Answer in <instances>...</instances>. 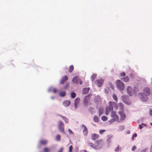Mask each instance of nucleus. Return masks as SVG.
<instances>
[{
	"mask_svg": "<svg viewBox=\"0 0 152 152\" xmlns=\"http://www.w3.org/2000/svg\"><path fill=\"white\" fill-rule=\"evenodd\" d=\"M121 80L125 82H127L129 81V78L128 77L126 76L125 77L122 78Z\"/></svg>",
	"mask_w": 152,
	"mask_h": 152,
	"instance_id": "aec40b11",
	"label": "nucleus"
},
{
	"mask_svg": "<svg viewBox=\"0 0 152 152\" xmlns=\"http://www.w3.org/2000/svg\"><path fill=\"white\" fill-rule=\"evenodd\" d=\"M69 86V84L68 83H66V86L64 87V89H65L67 87H68Z\"/></svg>",
	"mask_w": 152,
	"mask_h": 152,
	"instance_id": "de8ad7c7",
	"label": "nucleus"
},
{
	"mask_svg": "<svg viewBox=\"0 0 152 152\" xmlns=\"http://www.w3.org/2000/svg\"><path fill=\"white\" fill-rule=\"evenodd\" d=\"M58 129L59 131L61 133L65 134L64 131V125L63 123L61 121H59L58 124Z\"/></svg>",
	"mask_w": 152,
	"mask_h": 152,
	"instance_id": "20e7f679",
	"label": "nucleus"
},
{
	"mask_svg": "<svg viewBox=\"0 0 152 152\" xmlns=\"http://www.w3.org/2000/svg\"><path fill=\"white\" fill-rule=\"evenodd\" d=\"M72 149V145H70L69 147V151L68 152H71Z\"/></svg>",
	"mask_w": 152,
	"mask_h": 152,
	"instance_id": "79ce46f5",
	"label": "nucleus"
},
{
	"mask_svg": "<svg viewBox=\"0 0 152 152\" xmlns=\"http://www.w3.org/2000/svg\"><path fill=\"white\" fill-rule=\"evenodd\" d=\"M116 85L120 91H123L124 88V84L121 81L117 80L115 82Z\"/></svg>",
	"mask_w": 152,
	"mask_h": 152,
	"instance_id": "39448f33",
	"label": "nucleus"
},
{
	"mask_svg": "<svg viewBox=\"0 0 152 152\" xmlns=\"http://www.w3.org/2000/svg\"><path fill=\"white\" fill-rule=\"evenodd\" d=\"M130 132L129 131H128L127 132V133H129Z\"/></svg>",
	"mask_w": 152,
	"mask_h": 152,
	"instance_id": "bf43d9fd",
	"label": "nucleus"
},
{
	"mask_svg": "<svg viewBox=\"0 0 152 152\" xmlns=\"http://www.w3.org/2000/svg\"><path fill=\"white\" fill-rule=\"evenodd\" d=\"M48 92L52 91L54 93H56L57 92V89L56 88L53 87H50L48 89Z\"/></svg>",
	"mask_w": 152,
	"mask_h": 152,
	"instance_id": "ddd939ff",
	"label": "nucleus"
},
{
	"mask_svg": "<svg viewBox=\"0 0 152 152\" xmlns=\"http://www.w3.org/2000/svg\"><path fill=\"white\" fill-rule=\"evenodd\" d=\"M139 126L140 129H142L143 127V126L141 125H139Z\"/></svg>",
	"mask_w": 152,
	"mask_h": 152,
	"instance_id": "09e8293b",
	"label": "nucleus"
},
{
	"mask_svg": "<svg viewBox=\"0 0 152 152\" xmlns=\"http://www.w3.org/2000/svg\"><path fill=\"white\" fill-rule=\"evenodd\" d=\"M84 152H88L86 150H85L84 151Z\"/></svg>",
	"mask_w": 152,
	"mask_h": 152,
	"instance_id": "6e6d98bb",
	"label": "nucleus"
},
{
	"mask_svg": "<svg viewBox=\"0 0 152 152\" xmlns=\"http://www.w3.org/2000/svg\"><path fill=\"white\" fill-rule=\"evenodd\" d=\"M99 115L100 116L103 113V110L102 108H100L99 110Z\"/></svg>",
	"mask_w": 152,
	"mask_h": 152,
	"instance_id": "473e14b6",
	"label": "nucleus"
},
{
	"mask_svg": "<svg viewBox=\"0 0 152 152\" xmlns=\"http://www.w3.org/2000/svg\"><path fill=\"white\" fill-rule=\"evenodd\" d=\"M79 80V78L77 76L74 77L72 79V81L75 83H77Z\"/></svg>",
	"mask_w": 152,
	"mask_h": 152,
	"instance_id": "a211bd4d",
	"label": "nucleus"
},
{
	"mask_svg": "<svg viewBox=\"0 0 152 152\" xmlns=\"http://www.w3.org/2000/svg\"><path fill=\"white\" fill-rule=\"evenodd\" d=\"M103 81L102 79H98L96 81L95 83L98 86L101 87L103 83Z\"/></svg>",
	"mask_w": 152,
	"mask_h": 152,
	"instance_id": "6e6552de",
	"label": "nucleus"
},
{
	"mask_svg": "<svg viewBox=\"0 0 152 152\" xmlns=\"http://www.w3.org/2000/svg\"><path fill=\"white\" fill-rule=\"evenodd\" d=\"M113 108L115 110L118 109L119 110L118 112H124V106L122 103H119L118 106L115 102L110 101L109 102V106L106 108L105 114L106 115L109 114L110 112L113 110Z\"/></svg>",
	"mask_w": 152,
	"mask_h": 152,
	"instance_id": "f257e3e1",
	"label": "nucleus"
},
{
	"mask_svg": "<svg viewBox=\"0 0 152 152\" xmlns=\"http://www.w3.org/2000/svg\"><path fill=\"white\" fill-rule=\"evenodd\" d=\"M81 127L83 128V134L85 136L86 135L88 134V132L87 128L86 126L83 124H82L81 125Z\"/></svg>",
	"mask_w": 152,
	"mask_h": 152,
	"instance_id": "1a4fd4ad",
	"label": "nucleus"
},
{
	"mask_svg": "<svg viewBox=\"0 0 152 152\" xmlns=\"http://www.w3.org/2000/svg\"><path fill=\"white\" fill-rule=\"evenodd\" d=\"M143 94L140 93L138 94V96L142 102H145L148 99L147 96L150 94V89L147 87L145 88L143 90Z\"/></svg>",
	"mask_w": 152,
	"mask_h": 152,
	"instance_id": "f03ea898",
	"label": "nucleus"
},
{
	"mask_svg": "<svg viewBox=\"0 0 152 152\" xmlns=\"http://www.w3.org/2000/svg\"><path fill=\"white\" fill-rule=\"evenodd\" d=\"M150 152H152V149L150 148Z\"/></svg>",
	"mask_w": 152,
	"mask_h": 152,
	"instance_id": "864d4df0",
	"label": "nucleus"
},
{
	"mask_svg": "<svg viewBox=\"0 0 152 152\" xmlns=\"http://www.w3.org/2000/svg\"><path fill=\"white\" fill-rule=\"evenodd\" d=\"M126 74L125 72H122L120 74V76L121 77H125Z\"/></svg>",
	"mask_w": 152,
	"mask_h": 152,
	"instance_id": "ea45409f",
	"label": "nucleus"
},
{
	"mask_svg": "<svg viewBox=\"0 0 152 152\" xmlns=\"http://www.w3.org/2000/svg\"><path fill=\"white\" fill-rule=\"evenodd\" d=\"M68 131L69 132V133L71 135H74V134L73 133V132H72V130L70 129H68Z\"/></svg>",
	"mask_w": 152,
	"mask_h": 152,
	"instance_id": "c9c22d12",
	"label": "nucleus"
},
{
	"mask_svg": "<svg viewBox=\"0 0 152 152\" xmlns=\"http://www.w3.org/2000/svg\"><path fill=\"white\" fill-rule=\"evenodd\" d=\"M106 130L104 129L101 130L99 131V132L100 134H102L104 132H105Z\"/></svg>",
	"mask_w": 152,
	"mask_h": 152,
	"instance_id": "a19ab883",
	"label": "nucleus"
},
{
	"mask_svg": "<svg viewBox=\"0 0 152 152\" xmlns=\"http://www.w3.org/2000/svg\"><path fill=\"white\" fill-rule=\"evenodd\" d=\"M76 96V94L74 92H72L71 94V97L72 98H74Z\"/></svg>",
	"mask_w": 152,
	"mask_h": 152,
	"instance_id": "4c0bfd02",
	"label": "nucleus"
},
{
	"mask_svg": "<svg viewBox=\"0 0 152 152\" xmlns=\"http://www.w3.org/2000/svg\"><path fill=\"white\" fill-rule=\"evenodd\" d=\"M68 78L66 76H64L61 80L60 83L61 84H63L65 81L67 80Z\"/></svg>",
	"mask_w": 152,
	"mask_h": 152,
	"instance_id": "dca6fc26",
	"label": "nucleus"
},
{
	"mask_svg": "<svg viewBox=\"0 0 152 152\" xmlns=\"http://www.w3.org/2000/svg\"><path fill=\"white\" fill-rule=\"evenodd\" d=\"M137 136V134L135 133L132 136V140H133L134 139V137H136Z\"/></svg>",
	"mask_w": 152,
	"mask_h": 152,
	"instance_id": "37998d69",
	"label": "nucleus"
},
{
	"mask_svg": "<svg viewBox=\"0 0 152 152\" xmlns=\"http://www.w3.org/2000/svg\"><path fill=\"white\" fill-rule=\"evenodd\" d=\"M142 125H144V126H145L146 125V124H144L143 123H142L141 124Z\"/></svg>",
	"mask_w": 152,
	"mask_h": 152,
	"instance_id": "603ef678",
	"label": "nucleus"
},
{
	"mask_svg": "<svg viewBox=\"0 0 152 152\" xmlns=\"http://www.w3.org/2000/svg\"><path fill=\"white\" fill-rule=\"evenodd\" d=\"M118 112L120 116L121 120V121H124L126 117V115L124 113V112Z\"/></svg>",
	"mask_w": 152,
	"mask_h": 152,
	"instance_id": "9d476101",
	"label": "nucleus"
},
{
	"mask_svg": "<svg viewBox=\"0 0 152 152\" xmlns=\"http://www.w3.org/2000/svg\"><path fill=\"white\" fill-rule=\"evenodd\" d=\"M56 140L58 141H59L61 140V136L59 134H57L56 136Z\"/></svg>",
	"mask_w": 152,
	"mask_h": 152,
	"instance_id": "b1692460",
	"label": "nucleus"
},
{
	"mask_svg": "<svg viewBox=\"0 0 152 152\" xmlns=\"http://www.w3.org/2000/svg\"><path fill=\"white\" fill-rule=\"evenodd\" d=\"M120 149H121V147H119V145H118L117 147L115 148L114 151H115L117 152L119 151Z\"/></svg>",
	"mask_w": 152,
	"mask_h": 152,
	"instance_id": "f704fd0d",
	"label": "nucleus"
},
{
	"mask_svg": "<svg viewBox=\"0 0 152 152\" xmlns=\"http://www.w3.org/2000/svg\"><path fill=\"white\" fill-rule=\"evenodd\" d=\"M113 97L115 101L117 102L118 101L117 97L116 95L115 94H113Z\"/></svg>",
	"mask_w": 152,
	"mask_h": 152,
	"instance_id": "7c9ffc66",
	"label": "nucleus"
},
{
	"mask_svg": "<svg viewBox=\"0 0 152 152\" xmlns=\"http://www.w3.org/2000/svg\"><path fill=\"white\" fill-rule=\"evenodd\" d=\"M73 65H71L69 67V72L71 73L73 69Z\"/></svg>",
	"mask_w": 152,
	"mask_h": 152,
	"instance_id": "72a5a7b5",
	"label": "nucleus"
},
{
	"mask_svg": "<svg viewBox=\"0 0 152 152\" xmlns=\"http://www.w3.org/2000/svg\"><path fill=\"white\" fill-rule=\"evenodd\" d=\"M134 89V87H132L130 86H128L126 88L127 93L130 96L135 94L136 91Z\"/></svg>",
	"mask_w": 152,
	"mask_h": 152,
	"instance_id": "423d86ee",
	"label": "nucleus"
},
{
	"mask_svg": "<svg viewBox=\"0 0 152 152\" xmlns=\"http://www.w3.org/2000/svg\"><path fill=\"white\" fill-rule=\"evenodd\" d=\"M107 142H110V140H108V139H107Z\"/></svg>",
	"mask_w": 152,
	"mask_h": 152,
	"instance_id": "4d7b16f0",
	"label": "nucleus"
},
{
	"mask_svg": "<svg viewBox=\"0 0 152 152\" xmlns=\"http://www.w3.org/2000/svg\"><path fill=\"white\" fill-rule=\"evenodd\" d=\"M118 131H121L124 130V126H120L118 127Z\"/></svg>",
	"mask_w": 152,
	"mask_h": 152,
	"instance_id": "393cba45",
	"label": "nucleus"
},
{
	"mask_svg": "<svg viewBox=\"0 0 152 152\" xmlns=\"http://www.w3.org/2000/svg\"><path fill=\"white\" fill-rule=\"evenodd\" d=\"M101 119L103 121H105L107 120V118L105 116H103L101 117Z\"/></svg>",
	"mask_w": 152,
	"mask_h": 152,
	"instance_id": "bb28decb",
	"label": "nucleus"
},
{
	"mask_svg": "<svg viewBox=\"0 0 152 152\" xmlns=\"http://www.w3.org/2000/svg\"><path fill=\"white\" fill-rule=\"evenodd\" d=\"M136 148L135 146H133L132 148V150L133 151H134Z\"/></svg>",
	"mask_w": 152,
	"mask_h": 152,
	"instance_id": "c03bdc74",
	"label": "nucleus"
},
{
	"mask_svg": "<svg viewBox=\"0 0 152 152\" xmlns=\"http://www.w3.org/2000/svg\"><path fill=\"white\" fill-rule=\"evenodd\" d=\"M71 140H69V141H70V142H71Z\"/></svg>",
	"mask_w": 152,
	"mask_h": 152,
	"instance_id": "052dcab7",
	"label": "nucleus"
},
{
	"mask_svg": "<svg viewBox=\"0 0 152 152\" xmlns=\"http://www.w3.org/2000/svg\"><path fill=\"white\" fill-rule=\"evenodd\" d=\"M60 116L63 118V119L64 120L66 123L67 124L68 123L69 120L66 117H64L61 115H60Z\"/></svg>",
	"mask_w": 152,
	"mask_h": 152,
	"instance_id": "4be33fe9",
	"label": "nucleus"
},
{
	"mask_svg": "<svg viewBox=\"0 0 152 152\" xmlns=\"http://www.w3.org/2000/svg\"><path fill=\"white\" fill-rule=\"evenodd\" d=\"M100 101V98L99 96H97L94 99V101L96 102H98Z\"/></svg>",
	"mask_w": 152,
	"mask_h": 152,
	"instance_id": "5701e85b",
	"label": "nucleus"
},
{
	"mask_svg": "<svg viewBox=\"0 0 152 152\" xmlns=\"http://www.w3.org/2000/svg\"><path fill=\"white\" fill-rule=\"evenodd\" d=\"M82 81H80V83H80V84L81 85V84H82Z\"/></svg>",
	"mask_w": 152,
	"mask_h": 152,
	"instance_id": "5fc2aeb1",
	"label": "nucleus"
},
{
	"mask_svg": "<svg viewBox=\"0 0 152 152\" xmlns=\"http://www.w3.org/2000/svg\"><path fill=\"white\" fill-rule=\"evenodd\" d=\"M90 89L89 88H84L83 90V93L84 94H86L88 92Z\"/></svg>",
	"mask_w": 152,
	"mask_h": 152,
	"instance_id": "412c9836",
	"label": "nucleus"
},
{
	"mask_svg": "<svg viewBox=\"0 0 152 152\" xmlns=\"http://www.w3.org/2000/svg\"><path fill=\"white\" fill-rule=\"evenodd\" d=\"M64 148L63 147H61L58 151V152H63Z\"/></svg>",
	"mask_w": 152,
	"mask_h": 152,
	"instance_id": "58836bf2",
	"label": "nucleus"
},
{
	"mask_svg": "<svg viewBox=\"0 0 152 152\" xmlns=\"http://www.w3.org/2000/svg\"><path fill=\"white\" fill-rule=\"evenodd\" d=\"M110 87H111V88L112 89H113V88H114V87H113V86L112 85H110Z\"/></svg>",
	"mask_w": 152,
	"mask_h": 152,
	"instance_id": "3c124183",
	"label": "nucleus"
},
{
	"mask_svg": "<svg viewBox=\"0 0 152 152\" xmlns=\"http://www.w3.org/2000/svg\"><path fill=\"white\" fill-rule=\"evenodd\" d=\"M48 143V141L46 140H42L39 142V144L45 145Z\"/></svg>",
	"mask_w": 152,
	"mask_h": 152,
	"instance_id": "6ab92c4d",
	"label": "nucleus"
},
{
	"mask_svg": "<svg viewBox=\"0 0 152 152\" xmlns=\"http://www.w3.org/2000/svg\"><path fill=\"white\" fill-rule=\"evenodd\" d=\"M66 94V92L64 91L61 92L59 94V95L61 97H64L65 96Z\"/></svg>",
	"mask_w": 152,
	"mask_h": 152,
	"instance_id": "a878e982",
	"label": "nucleus"
},
{
	"mask_svg": "<svg viewBox=\"0 0 152 152\" xmlns=\"http://www.w3.org/2000/svg\"><path fill=\"white\" fill-rule=\"evenodd\" d=\"M101 141L100 140H97L96 141V142L95 143V145H98V144L99 145L101 146V145H100Z\"/></svg>",
	"mask_w": 152,
	"mask_h": 152,
	"instance_id": "c85d7f7f",
	"label": "nucleus"
},
{
	"mask_svg": "<svg viewBox=\"0 0 152 152\" xmlns=\"http://www.w3.org/2000/svg\"><path fill=\"white\" fill-rule=\"evenodd\" d=\"M50 149L47 148H45L44 149V152H50Z\"/></svg>",
	"mask_w": 152,
	"mask_h": 152,
	"instance_id": "2f4dec72",
	"label": "nucleus"
},
{
	"mask_svg": "<svg viewBox=\"0 0 152 152\" xmlns=\"http://www.w3.org/2000/svg\"><path fill=\"white\" fill-rule=\"evenodd\" d=\"M99 137V135L96 134H93L91 135V139L93 140H95Z\"/></svg>",
	"mask_w": 152,
	"mask_h": 152,
	"instance_id": "f3484780",
	"label": "nucleus"
},
{
	"mask_svg": "<svg viewBox=\"0 0 152 152\" xmlns=\"http://www.w3.org/2000/svg\"><path fill=\"white\" fill-rule=\"evenodd\" d=\"M111 113V119L110 120L108 121L109 123L110 124H111L114 122H119L118 121L119 117L116 114L115 112L112 111Z\"/></svg>",
	"mask_w": 152,
	"mask_h": 152,
	"instance_id": "7ed1b4c3",
	"label": "nucleus"
},
{
	"mask_svg": "<svg viewBox=\"0 0 152 152\" xmlns=\"http://www.w3.org/2000/svg\"><path fill=\"white\" fill-rule=\"evenodd\" d=\"M107 89H108V88H107L104 89L105 92L106 94L108 93V91L107 90Z\"/></svg>",
	"mask_w": 152,
	"mask_h": 152,
	"instance_id": "49530a36",
	"label": "nucleus"
},
{
	"mask_svg": "<svg viewBox=\"0 0 152 152\" xmlns=\"http://www.w3.org/2000/svg\"><path fill=\"white\" fill-rule=\"evenodd\" d=\"M94 121L96 122H98L99 121V118L96 116H94Z\"/></svg>",
	"mask_w": 152,
	"mask_h": 152,
	"instance_id": "c756f323",
	"label": "nucleus"
},
{
	"mask_svg": "<svg viewBox=\"0 0 152 152\" xmlns=\"http://www.w3.org/2000/svg\"><path fill=\"white\" fill-rule=\"evenodd\" d=\"M80 99L79 98H77L75 100L74 106L75 109L77 108V106L79 104Z\"/></svg>",
	"mask_w": 152,
	"mask_h": 152,
	"instance_id": "9b49d317",
	"label": "nucleus"
},
{
	"mask_svg": "<svg viewBox=\"0 0 152 152\" xmlns=\"http://www.w3.org/2000/svg\"><path fill=\"white\" fill-rule=\"evenodd\" d=\"M150 125H151V126H152V123H150Z\"/></svg>",
	"mask_w": 152,
	"mask_h": 152,
	"instance_id": "13d9d810",
	"label": "nucleus"
},
{
	"mask_svg": "<svg viewBox=\"0 0 152 152\" xmlns=\"http://www.w3.org/2000/svg\"><path fill=\"white\" fill-rule=\"evenodd\" d=\"M148 150V148H143L140 152H146Z\"/></svg>",
	"mask_w": 152,
	"mask_h": 152,
	"instance_id": "e433bc0d",
	"label": "nucleus"
},
{
	"mask_svg": "<svg viewBox=\"0 0 152 152\" xmlns=\"http://www.w3.org/2000/svg\"><path fill=\"white\" fill-rule=\"evenodd\" d=\"M149 113L152 116V110L151 108L149 109Z\"/></svg>",
	"mask_w": 152,
	"mask_h": 152,
	"instance_id": "a18cd8bd",
	"label": "nucleus"
},
{
	"mask_svg": "<svg viewBox=\"0 0 152 152\" xmlns=\"http://www.w3.org/2000/svg\"><path fill=\"white\" fill-rule=\"evenodd\" d=\"M121 99L125 104L128 105L131 104V102L129 99L128 96L126 95L122 96L121 97Z\"/></svg>",
	"mask_w": 152,
	"mask_h": 152,
	"instance_id": "0eeeda50",
	"label": "nucleus"
},
{
	"mask_svg": "<svg viewBox=\"0 0 152 152\" xmlns=\"http://www.w3.org/2000/svg\"><path fill=\"white\" fill-rule=\"evenodd\" d=\"M54 98H55V97H54V96H51V99H54Z\"/></svg>",
	"mask_w": 152,
	"mask_h": 152,
	"instance_id": "8fccbe9b",
	"label": "nucleus"
},
{
	"mask_svg": "<svg viewBox=\"0 0 152 152\" xmlns=\"http://www.w3.org/2000/svg\"><path fill=\"white\" fill-rule=\"evenodd\" d=\"M89 99V97L88 96H86L84 98L83 103L86 106H87L88 105Z\"/></svg>",
	"mask_w": 152,
	"mask_h": 152,
	"instance_id": "f8f14e48",
	"label": "nucleus"
},
{
	"mask_svg": "<svg viewBox=\"0 0 152 152\" xmlns=\"http://www.w3.org/2000/svg\"><path fill=\"white\" fill-rule=\"evenodd\" d=\"M89 144L92 148L94 149H98L101 148V146L99 145H95L92 143H90Z\"/></svg>",
	"mask_w": 152,
	"mask_h": 152,
	"instance_id": "4468645a",
	"label": "nucleus"
},
{
	"mask_svg": "<svg viewBox=\"0 0 152 152\" xmlns=\"http://www.w3.org/2000/svg\"><path fill=\"white\" fill-rule=\"evenodd\" d=\"M118 152V151H117V152Z\"/></svg>",
	"mask_w": 152,
	"mask_h": 152,
	"instance_id": "680f3d73",
	"label": "nucleus"
},
{
	"mask_svg": "<svg viewBox=\"0 0 152 152\" xmlns=\"http://www.w3.org/2000/svg\"><path fill=\"white\" fill-rule=\"evenodd\" d=\"M71 103V102L69 100H66L63 102V105L66 107L69 106Z\"/></svg>",
	"mask_w": 152,
	"mask_h": 152,
	"instance_id": "2eb2a0df",
	"label": "nucleus"
},
{
	"mask_svg": "<svg viewBox=\"0 0 152 152\" xmlns=\"http://www.w3.org/2000/svg\"><path fill=\"white\" fill-rule=\"evenodd\" d=\"M97 76V75L96 74H94L91 77V79L92 81H94L95 78Z\"/></svg>",
	"mask_w": 152,
	"mask_h": 152,
	"instance_id": "cd10ccee",
	"label": "nucleus"
}]
</instances>
